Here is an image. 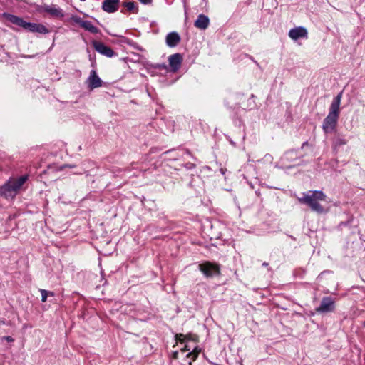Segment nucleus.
I'll use <instances>...</instances> for the list:
<instances>
[{"label":"nucleus","instance_id":"nucleus-9","mask_svg":"<svg viewBox=\"0 0 365 365\" xmlns=\"http://www.w3.org/2000/svg\"><path fill=\"white\" fill-rule=\"evenodd\" d=\"M102 80L98 77L95 70H92L87 79L88 86L91 90L102 86Z\"/></svg>","mask_w":365,"mask_h":365},{"label":"nucleus","instance_id":"nucleus-13","mask_svg":"<svg viewBox=\"0 0 365 365\" xmlns=\"http://www.w3.org/2000/svg\"><path fill=\"white\" fill-rule=\"evenodd\" d=\"M180 36L177 32H170L166 36V43L169 47L176 46L180 41Z\"/></svg>","mask_w":365,"mask_h":365},{"label":"nucleus","instance_id":"nucleus-5","mask_svg":"<svg viewBox=\"0 0 365 365\" xmlns=\"http://www.w3.org/2000/svg\"><path fill=\"white\" fill-rule=\"evenodd\" d=\"M198 268L204 276L207 278L220 274V267L217 263L206 261L200 264Z\"/></svg>","mask_w":365,"mask_h":365},{"label":"nucleus","instance_id":"nucleus-30","mask_svg":"<svg viewBox=\"0 0 365 365\" xmlns=\"http://www.w3.org/2000/svg\"><path fill=\"white\" fill-rule=\"evenodd\" d=\"M364 326L365 327V321L364 322Z\"/></svg>","mask_w":365,"mask_h":365},{"label":"nucleus","instance_id":"nucleus-15","mask_svg":"<svg viewBox=\"0 0 365 365\" xmlns=\"http://www.w3.org/2000/svg\"><path fill=\"white\" fill-rule=\"evenodd\" d=\"M85 30L91 32V34H98L100 30L95 26L90 21H84L82 26Z\"/></svg>","mask_w":365,"mask_h":365},{"label":"nucleus","instance_id":"nucleus-25","mask_svg":"<svg viewBox=\"0 0 365 365\" xmlns=\"http://www.w3.org/2000/svg\"><path fill=\"white\" fill-rule=\"evenodd\" d=\"M6 339H7V341H13V339H12L11 336H8V337L6 338Z\"/></svg>","mask_w":365,"mask_h":365},{"label":"nucleus","instance_id":"nucleus-28","mask_svg":"<svg viewBox=\"0 0 365 365\" xmlns=\"http://www.w3.org/2000/svg\"><path fill=\"white\" fill-rule=\"evenodd\" d=\"M307 143H303L302 147H303V146H304V145H307Z\"/></svg>","mask_w":365,"mask_h":365},{"label":"nucleus","instance_id":"nucleus-7","mask_svg":"<svg viewBox=\"0 0 365 365\" xmlns=\"http://www.w3.org/2000/svg\"><path fill=\"white\" fill-rule=\"evenodd\" d=\"M334 309V302L331 297H324L320 306L317 308V312L326 313L332 312Z\"/></svg>","mask_w":365,"mask_h":365},{"label":"nucleus","instance_id":"nucleus-18","mask_svg":"<svg viewBox=\"0 0 365 365\" xmlns=\"http://www.w3.org/2000/svg\"><path fill=\"white\" fill-rule=\"evenodd\" d=\"M71 20L74 23L78 24L81 27L82 26L85 20H83L80 16L77 15H73L71 17Z\"/></svg>","mask_w":365,"mask_h":365},{"label":"nucleus","instance_id":"nucleus-22","mask_svg":"<svg viewBox=\"0 0 365 365\" xmlns=\"http://www.w3.org/2000/svg\"><path fill=\"white\" fill-rule=\"evenodd\" d=\"M346 143L344 140L340 139L339 140V145H345Z\"/></svg>","mask_w":365,"mask_h":365},{"label":"nucleus","instance_id":"nucleus-14","mask_svg":"<svg viewBox=\"0 0 365 365\" xmlns=\"http://www.w3.org/2000/svg\"><path fill=\"white\" fill-rule=\"evenodd\" d=\"M209 24L210 19L207 16L204 14H200L194 24L195 27L202 30L206 29Z\"/></svg>","mask_w":365,"mask_h":365},{"label":"nucleus","instance_id":"nucleus-16","mask_svg":"<svg viewBox=\"0 0 365 365\" xmlns=\"http://www.w3.org/2000/svg\"><path fill=\"white\" fill-rule=\"evenodd\" d=\"M123 6L125 7L129 11L133 13H137L138 9L136 6V3L134 1H125L123 3Z\"/></svg>","mask_w":365,"mask_h":365},{"label":"nucleus","instance_id":"nucleus-11","mask_svg":"<svg viewBox=\"0 0 365 365\" xmlns=\"http://www.w3.org/2000/svg\"><path fill=\"white\" fill-rule=\"evenodd\" d=\"M169 65L174 71H178L182 61V56L180 53H175L169 56Z\"/></svg>","mask_w":365,"mask_h":365},{"label":"nucleus","instance_id":"nucleus-12","mask_svg":"<svg viewBox=\"0 0 365 365\" xmlns=\"http://www.w3.org/2000/svg\"><path fill=\"white\" fill-rule=\"evenodd\" d=\"M43 9L44 11L47 12L53 17L61 19L64 16L63 10L59 7H56V6L45 5Z\"/></svg>","mask_w":365,"mask_h":365},{"label":"nucleus","instance_id":"nucleus-2","mask_svg":"<svg viewBox=\"0 0 365 365\" xmlns=\"http://www.w3.org/2000/svg\"><path fill=\"white\" fill-rule=\"evenodd\" d=\"M28 179V175H21L18 178H10L0 186V196L6 200L14 199Z\"/></svg>","mask_w":365,"mask_h":365},{"label":"nucleus","instance_id":"nucleus-24","mask_svg":"<svg viewBox=\"0 0 365 365\" xmlns=\"http://www.w3.org/2000/svg\"><path fill=\"white\" fill-rule=\"evenodd\" d=\"M190 349L188 348L187 345H185V347L182 349V351H189Z\"/></svg>","mask_w":365,"mask_h":365},{"label":"nucleus","instance_id":"nucleus-1","mask_svg":"<svg viewBox=\"0 0 365 365\" xmlns=\"http://www.w3.org/2000/svg\"><path fill=\"white\" fill-rule=\"evenodd\" d=\"M342 98V92H340L332 101L327 116L324 118L322 129L324 133L332 132L336 125L340 112V104Z\"/></svg>","mask_w":365,"mask_h":365},{"label":"nucleus","instance_id":"nucleus-27","mask_svg":"<svg viewBox=\"0 0 365 365\" xmlns=\"http://www.w3.org/2000/svg\"><path fill=\"white\" fill-rule=\"evenodd\" d=\"M292 153H293V151L287 152V155L291 154Z\"/></svg>","mask_w":365,"mask_h":365},{"label":"nucleus","instance_id":"nucleus-3","mask_svg":"<svg viewBox=\"0 0 365 365\" xmlns=\"http://www.w3.org/2000/svg\"><path fill=\"white\" fill-rule=\"evenodd\" d=\"M327 196L322 191L314 190L302 193V197H298L301 204L308 205L310 209L318 214L325 212L323 206L319 203L321 201H325Z\"/></svg>","mask_w":365,"mask_h":365},{"label":"nucleus","instance_id":"nucleus-29","mask_svg":"<svg viewBox=\"0 0 365 365\" xmlns=\"http://www.w3.org/2000/svg\"><path fill=\"white\" fill-rule=\"evenodd\" d=\"M221 172H222V173H224L223 169H221Z\"/></svg>","mask_w":365,"mask_h":365},{"label":"nucleus","instance_id":"nucleus-23","mask_svg":"<svg viewBox=\"0 0 365 365\" xmlns=\"http://www.w3.org/2000/svg\"><path fill=\"white\" fill-rule=\"evenodd\" d=\"M264 158H265V160L270 161V162L272 160V157H271V155H265Z\"/></svg>","mask_w":365,"mask_h":365},{"label":"nucleus","instance_id":"nucleus-19","mask_svg":"<svg viewBox=\"0 0 365 365\" xmlns=\"http://www.w3.org/2000/svg\"><path fill=\"white\" fill-rule=\"evenodd\" d=\"M200 349H197V348H195L192 352H190L187 355V357H192V360H195L198 354H200Z\"/></svg>","mask_w":365,"mask_h":365},{"label":"nucleus","instance_id":"nucleus-26","mask_svg":"<svg viewBox=\"0 0 365 365\" xmlns=\"http://www.w3.org/2000/svg\"><path fill=\"white\" fill-rule=\"evenodd\" d=\"M263 266H268V264L267 262L263 263Z\"/></svg>","mask_w":365,"mask_h":365},{"label":"nucleus","instance_id":"nucleus-4","mask_svg":"<svg viewBox=\"0 0 365 365\" xmlns=\"http://www.w3.org/2000/svg\"><path fill=\"white\" fill-rule=\"evenodd\" d=\"M5 16L9 21L29 31L43 34L49 32L48 29L43 24L26 22L22 18L12 14H5Z\"/></svg>","mask_w":365,"mask_h":365},{"label":"nucleus","instance_id":"nucleus-8","mask_svg":"<svg viewBox=\"0 0 365 365\" xmlns=\"http://www.w3.org/2000/svg\"><path fill=\"white\" fill-rule=\"evenodd\" d=\"M120 4V0H103L101 8L107 13H114L118 10Z\"/></svg>","mask_w":365,"mask_h":365},{"label":"nucleus","instance_id":"nucleus-20","mask_svg":"<svg viewBox=\"0 0 365 365\" xmlns=\"http://www.w3.org/2000/svg\"><path fill=\"white\" fill-rule=\"evenodd\" d=\"M176 339H177V340L178 341L183 342L185 341V336L183 334H177L176 335Z\"/></svg>","mask_w":365,"mask_h":365},{"label":"nucleus","instance_id":"nucleus-6","mask_svg":"<svg viewBox=\"0 0 365 365\" xmlns=\"http://www.w3.org/2000/svg\"><path fill=\"white\" fill-rule=\"evenodd\" d=\"M92 45L97 52L106 57L111 58L115 55V53L110 47L105 45L102 42L93 41Z\"/></svg>","mask_w":365,"mask_h":365},{"label":"nucleus","instance_id":"nucleus-17","mask_svg":"<svg viewBox=\"0 0 365 365\" xmlns=\"http://www.w3.org/2000/svg\"><path fill=\"white\" fill-rule=\"evenodd\" d=\"M39 292L41 294V301L43 302H46L47 297H48V296H50V297L54 296V293L53 292L47 291V290L42 289H40Z\"/></svg>","mask_w":365,"mask_h":365},{"label":"nucleus","instance_id":"nucleus-10","mask_svg":"<svg viewBox=\"0 0 365 365\" xmlns=\"http://www.w3.org/2000/svg\"><path fill=\"white\" fill-rule=\"evenodd\" d=\"M307 31L304 27L299 26L292 29L289 31V36L293 40H297L299 38H307Z\"/></svg>","mask_w":365,"mask_h":365},{"label":"nucleus","instance_id":"nucleus-21","mask_svg":"<svg viewBox=\"0 0 365 365\" xmlns=\"http://www.w3.org/2000/svg\"><path fill=\"white\" fill-rule=\"evenodd\" d=\"M143 4H147L151 2L152 0H139Z\"/></svg>","mask_w":365,"mask_h":365}]
</instances>
